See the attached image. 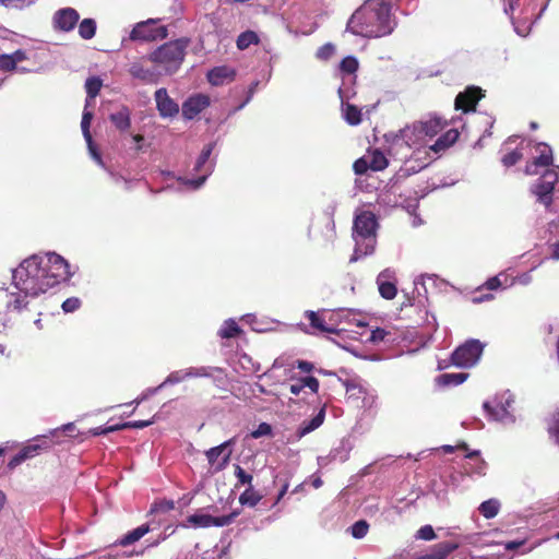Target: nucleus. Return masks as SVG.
Segmentation results:
<instances>
[{"label": "nucleus", "instance_id": "37", "mask_svg": "<svg viewBox=\"0 0 559 559\" xmlns=\"http://www.w3.org/2000/svg\"><path fill=\"white\" fill-rule=\"evenodd\" d=\"M444 127V122L440 118H431L424 122L423 131L426 135L433 136Z\"/></svg>", "mask_w": 559, "mask_h": 559}, {"label": "nucleus", "instance_id": "53", "mask_svg": "<svg viewBox=\"0 0 559 559\" xmlns=\"http://www.w3.org/2000/svg\"><path fill=\"white\" fill-rule=\"evenodd\" d=\"M389 334L384 329H376L371 332L370 341L373 343L382 342L384 341L385 336Z\"/></svg>", "mask_w": 559, "mask_h": 559}, {"label": "nucleus", "instance_id": "47", "mask_svg": "<svg viewBox=\"0 0 559 559\" xmlns=\"http://www.w3.org/2000/svg\"><path fill=\"white\" fill-rule=\"evenodd\" d=\"M154 421L153 419L147 420H132V421H126L120 424L121 430L122 429H143L145 427H148Z\"/></svg>", "mask_w": 559, "mask_h": 559}, {"label": "nucleus", "instance_id": "16", "mask_svg": "<svg viewBox=\"0 0 559 559\" xmlns=\"http://www.w3.org/2000/svg\"><path fill=\"white\" fill-rule=\"evenodd\" d=\"M514 284V278L506 272H500L496 276L488 278L481 286L477 288V293L483 289L496 290L499 288H508Z\"/></svg>", "mask_w": 559, "mask_h": 559}, {"label": "nucleus", "instance_id": "36", "mask_svg": "<svg viewBox=\"0 0 559 559\" xmlns=\"http://www.w3.org/2000/svg\"><path fill=\"white\" fill-rule=\"evenodd\" d=\"M231 442H233V440H228L217 447L211 448L210 450H207L205 452V456L211 466H213L217 463L218 457L223 454V452L226 450V448L231 444Z\"/></svg>", "mask_w": 559, "mask_h": 559}, {"label": "nucleus", "instance_id": "23", "mask_svg": "<svg viewBox=\"0 0 559 559\" xmlns=\"http://www.w3.org/2000/svg\"><path fill=\"white\" fill-rule=\"evenodd\" d=\"M150 531H151L150 524L148 523H144V524L138 526L136 528H134V530L128 532L127 534H124L120 538L118 544L120 546H122V547L130 546V545L134 544L135 542L140 540Z\"/></svg>", "mask_w": 559, "mask_h": 559}, {"label": "nucleus", "instance_id": "17", "mask_svg": "<svg viewBox=\"0 0 559 559\" xmlns=\"http://www.w3.org/2000/svg\"><path fill=\"white\" fill-rule=\"evenodd\" d=\"M92 120H93V112L85 109L83 111L82 121H81L82 133L84 135V139H85V141L88 145V148H90L92 155L94 156V158L97 162H102L100 155L97 153L96 148L93 146V139H92V134L90 131Z\"/></svg>", "mask_w": 559, "mask_h": 559}, {"label": "nucleus", "instance_id": "27", "mask_svg": "<svg viewBox=\"0 0 559 559\" xmlns=\"http://www.w3.org/2000/svg\"><path fill=\"white\" fill-rule=\"evenodd\" d=\"M369 163L371 166V170L381 171L385 169L389 165V160L385 155L378 148H374L369 152Z\"/></svg>", "mask_w": 559, "mask_h": 559}, {"label": "nucleus", "instance_id": "64", "mask_svg": "<svg viewBox=\"0 0 559 559\" xmlns=\"http://www.w3.org/2000/svg\"><path fill=\"white\" fill-rule=\"evenodd\" d=\"M555 432H556V437H557L558 442H559V415H558V418L556 419Z\"/></svg>", "mask_w": 559, "mask_h": 559}, {"label": "nucleus", "instance_id": "28", "mask_svg": "<svg viewBox=\"0 0 559 559\" xmlns=\"http://www.w3.org/2000/svg\"><path fill=\"white\" fill-rule=\"evenodd\" d=\"M260 43V38L258 34L253 31L242 32L236 40L237 48L239 50H245L249 48L251 45H258Z\"/></svg>", "mask_w": 559, "mask_h": 559}, {"label": "nucleus", "instance_id": "8", "mask_svg": "<svg viewBox=\"0 0 559 559\" xmlns=\"http://www.w3.org/2000/svg\"><path fill=\"white\" fill-rule=\"evenodd\" d=\"M239 514L240 511L238 510L233 511L231 513L223 516H213L210 514L194 513L187 518V522L193 527H223L231 524Z\"/></svg>", "mask_w": 559, "mask_h": 559}, {"label": "nucleus", "instance_id": "24", "mask_svg": "<svg viewBox=\"0 0 559 559\" xmlns=\"http://www.w3.org/2000/svg\"><path fill=\"white\" fill-rule=\"evenodd\" d=\"M112 124L120 131H127L131 127L130 110L123 106L119 111L109 116Z\"/></svg>", "mask_w": 559, "mask_h": 559}, {"label": "nucleus", "instance_id": "15", "mask_svg": "<svg viewBox=\"0 0 559 559\" xmlns=\"http://www.w3.org/2000/svg\"><path fill=\"white\" fill-rule=\"evenodd\" d=\"M129 73L145 83H156L162 72L157 69H147L141 62H133L129 68Z\"/></svg>", "mask_w": 559, "mask_h": 559}, {"label": "nucleus", "instance_id": "31", "mask_svg": "<svg viewBox=\"0 0 559 559\" xmlns=\"http://www.w3.org/2000/svg\"><path fill=\"white\" fill-rule=\"evenodd\" d=\"M499 509H500V503L496 499L486 500V501L481 502V504L479 506V512L486 519L495 518L498 514Z\"/></svg>", "mask_w": 559, "mask_h": 559}, {"label": "nucleus", "instance_id": "21", "mask_svg": "<svg viewBox=\"0 0 559 559\" xmlns=\"http://www.w3.org/2000/svg\"><path fill=\"white\" fill-rule=\"evenodd\" d=\"M324 418L325 407L323 406L313 418H311L310 420L302 421V424L299 426L297 430L298 438H302L306 435L319 428L323 424Z\"/></svg>", "mask_w": 559, "mask_h": 559}, {"label": "nucleus", "instance_id": "18", "mask_svg": "<svg viewBox=\"0 0 559 559\" xmlns=\"http://www.w3.org/2000/svg\"><path fill=\"white\" fill-rule=\"evenodd\" d=\"M457 547L459 544L454 542L438 543L431 547L430 552L427 554L423 559H444Z\"/></svg>", "mask_w": 559, "mask_h": 559}, {"label": "nucleus", "instance_id": "55", "mask_svg": "<svg viewBox=\"0 0 559 559\" xmlns=\"http://www.w3.org/2000/svg\"><path fill=\"white\" fill-rule=\"evenodd\" d=\"M297 368L302 372H310L313 370V365L307 360H298Z\"/></svg>", "mask_w": 559, "mask_h": 559}, {"label": "nucleus", "instance_id": "35", "mask_svg": "<svg viewBox=\"0 0 559 559\" xmlns=\"http://www.w3.org/2000/svg\"><path fill=\"white\" fill-rule=\"evenodd\" d=\"M96 33V22L93 19H84L79 24V34L84 39H91Z\"/></svg>", "mask_w": 559, "mask_h": 559}, {"label": "nucleus", "instance_id": "14", "mask_svg": "<svg viewBox=\"0 0 559 559\" xmlns=\"http://www.w3.org/2000/svg\"><path fill=\"white\" fill-rule=\"evenodd\" d=\"M206 78L210 84L221 86L235 80L236 70L228 66L214 67L207 72Z\"/></svg>", "mask_w": 559, "mask_h": 559}, {"label": "nucleus", "instance_id": "42", "mask_svg": "<svg viewBox=\"0 0 559 559\" xmlns=\"http://www.w3.org/2000/svg\"><path fill=\"white\" fill-rule=\"evenodd\" d=\"M522 158H523L522 151L519 148H515V150L507 153L506 155H503V157L501 158V162H502L503 166L511 167V166H514L515 164H518Z\"/></svg>", "mask_w": 559, "mask_h": 559}, {"label": "nucleus", "instance_id": "1", "mask_svg": "<svg viewBox=\"0 0 559 559\" xmlns=\"http://www.w3.org/2000/svg\"><path fill=\"white\" fill-rule=\"evenodd\" d=\"M71 275L69 263L61 255L51 252L45 257L32 255L25 259L13 272V281L20 292L37 297Z\"/></svg>", "mask_w": 559, "mask_h": 559}, {"label": "nucleus", "instance_id": "52", "mask_svg": "<svg viewBox=\"0 0 559 559\" xmlns=\"http://www.w3.org/2000/svg\"><path fill=\"white\" fill-rule=\"evenodd\" d=\"M121 430L120 424L106 426V427H96L91 430L94 436L107 435L109 432Z\"/></svg>", "mask_w": 559, "mask_h": 559}, {"label": "nucleus", "instance_id": "34", "mask_svg": "<svg viewBox=\"0 0 559 559\" xmlns=\"http://www.w3.org/2000/svg\"><path fill=\"white\" fill-rule=\"evenodd\" d=\"M102 85H103V82L97 76H92L86 80V82H85V90H86V94H87L86 105L88 104V99H94L98 95V93L102 88Z\"/></svg>", "mask_w": 559, "mask_h": 559}, {"label": "nucleus", "instance_id": "62", "mask_svg": "<svg viewBox=\"0 0 559 559\" xmlns=\"http://www.w3.org/2000/svg\"><path fill=\"white\" fill-rule=\"evenodd\" d=\"M205 179H206V176H202V177L193 180L192 183H193L194 188H199L200 186H202L204 183Z\"/></svg>", "mask_w": 559, "mask_h": 559}, {"label": "nucleus", "instance_id": "30", "mask_svg": "<svg viewBox=\"0 0 559 559\" xmlns=\"http://www.w3.org/2000/svg\"><path fill=\"white\" fill-rule=\"evenodd\" d=\"M306 316L313 329L323 333H336V329L328 326L323 318L320 317L317 312L308 311Z\"/></svg>", "mask_w": 559, "mask_h": 559}, {"label": "nucleus", "instance_id": "3", "mask_svg": "<svg viewBox=\"0 0 559 559\" xmlns=\"http://www.w3.org/2000/svg\"><path fill=\"white\" fill-rule=\"evenodd\" d=\"M378 228L379 222L372 211L362 210L355 213L352 234L355 248L349 259L350 263L373 254L377 247Z\"/></svg>", "mask_w": 559, "mask_h": 559}, {"label": "nucleus", "instance_id": "61", "mask_svg": "<svg viewBox=\"0 0 559 559\" xmlns=\"http://www.w3.org/2000/svg\"><path fill=\"white\" fill-rule=\"evenodd\" d=\"M552 258L559 259V240L552 245Z\"/></svg>", "mask_w": 559, "mask_h": 559}, {"label": "nucleus", "instance_id": "20", "mask_svg": "<svg viewBox=\"0 0 559 559\" xmlns=\"http://www.w3.org/2000/svg\"><path fill=\"white\" fill-rule=\"evenodd\" d=\"M41 447L39 444H29L24 447L17 454H15L8 463L9 469H14L24 461L36 456Z\"/></svg>", "mask_w": 559, "mask_h": 559}, {"label": "nucleus", "instance_id": "46", "mask_svg": "<svg viewBox=\"0 0 559 559\" xmlns=\"http://www.w3.org/2000/svg\"><path fill=\"white\" fill-rule=\"evenodd\" d=\"M353 169L356 175H365L368 169H371L369 159L366 157H360L356 159L353 164Z\"/></svg>", "mask_w": 559, "mask_h": 559}, {"label": "nucleus", "instance_id": "9", "mask_svg": "<svg viewBox=\"0 0 559 559\" xmlns=\"http://www.w3.org/2000/svg\"><path fill=\"white\" fill-rule=\"evenodd\" d=\"M485 96L478 86H468L455 97V109L463 112L475 111L478 102Z\"/></svg>", "mask_w": 559, "mask_h": 559}, {"label": "nucleus", "instance_id": "25", "mask_svg": "<svg viewBox=\"0 0 559 559\" xmlns=\"http://www.w3.org/2000/svg\"><path fill=\"white\" fill-rule=\"evenodd\" d=\"M263 496L254 490L253 486L250 485L240 496L239 502L241 506L255 507L261 500Z\"/></svg>", "mask_w": 559, "mask_h": 559}, {"label": "nucleus", "instance_id": "7", "mask_svg": "<svg viewBox=\"0 0 559 559\" xmlns=\"http://www.w3.org/2000/svg\"><path fill=\"white\" fill-rule=\"evenodd\" d=\"M168 35L167 27L157 25L154 20L138 23L130 33L131 40L154 41L164 39Z\"/></svg>", "mask_w": 559, "mask_h": 559}, {"label": "nucleus", "instance_id": "6", "mask_svg": "<svg viewBox=\"0 0 559 559\" xmlns=\"http://www.w3.org/2000/svg\"><path fill=\"white\" fill-rule=\"evenodd\" d=\"M559 181L558 171L546 169L537 183L532 188V192L537 197V201L548 210L552 204L555 186Z\"/></svg>", "mask_w": 559, "mask_h": 559}, {"label": "nucleus", "instance_id": "19", "mask_svg": "<svg viewBox=\"0 0 559 559\" xmlns=\"http://www.w3.org/2000/svg\"><path fill=\"white\" fill-rule=\"evenodd\" d=\"M459 136L460 133L456 129H450L436 140L430 150L435 153L445 151L457 141Z\"/></svg>", "mask_w": 559, "mask_h": 559}, {"label": "nucleus", "instance_id": "60", "mask_svg": "<svg viewBox=\"0 0 559 559\" xmlns=\"http://www.w3.org/2000/svg\"><path fill=\"white\" fill-rule=\"evenodd\" d=\"M521 545H523V542H509L506 545V549L512 550V549H515V548L520 547Z\"/></svg>", "mask_w": 559, "mask_h": 559}, {"label": "nucleus", "instance_id": "49", "mask_svg": "<svg viewBox=\"0 0 559 559\" xmlns=\"http://www.w3.org/2000/svg\"><path fill=\"white\" fill-rule=\"evenodd\" d=\"M334 50V46L328 43L318 49L317 57L322 60H328L333 56Z\"/></svg>", "mask_w": 559, "mask_h": 559}, {"label": "nucleus", "instance_id": "50", "mask_svg": "<svg viewBox=\"0 0 559 559\" xmlns=\"http://www.w3.org/2000/svg\"><path fill=\"white\" fill-rule=\"evenodd\" d=\"M81 306V301L79 298H75V297H71V298H68L66 299L63 302H62V309L64 312H73L75 311L76 309H79Z\"/></svg>", "mask_w": 559, "mask_h": 559}, {"label": "nucleus", "instance_id": "39", "mask_svg": "<svg viewBox=\"0 0 559 559\" xmlns=\"http://www.w3.org/2000/svg\"><path fill=\"white\" fill-rule=\"evenodd\" d=\"M235 476L237 477L236 488L240 486L252 485L253 476L247 473L240 465H235Z\"/></svg>", "mask_w": 559, "mask_h": 559}, {"label": "nucleus", "instance_id": "5", "mask_svg": "<svg viewBox=\"0 0 559 559\" xmlns=\"http://www.w3.org/2000/svg\"><path fill=\"white\" fill-rule=\"evenodd\" d=\"M484 344L478 340H468L459 346L451 355V361L460 368H469L480 358Z\"/></svg>", "mask_w": 559, "mask_h": 559}, {"label": "nucleus", "instance_id": "43", "mask_svg": "<svg viewBox=\"0 0 559 559\" xmlns=\"http://www.w3.org/2000/svg\"><path fill=\"white\" fill-rule=\"evenodd\" d=\"M213 147H214V143H209L207 145H205L203 147L201 154L199 155V157L197 159L195 166H194V169L197 171L201 170L202 167L207 163V160L212 154Z\"/></svg>", "mask_w": 559, "mask_h": 559}, {"label": "nucleus", "instance_id": "58", "mask_svg": "<svg viewBox=\"0 0 559 559\" xmlns=\"http://www.w3.org/2000/svg\"><path fill=\"white\" fill-rule=\"evenodd\" d=\"M5 7L20 8L23 5L25 0H0Z\"/></svg>", "mask_w": 559, "mask_h": 559}, {"label": "nucleus", "instance_id": "44", "mask_svg": "<svg viewBox=\"0 0 559 559\" xmlns=\"http://www.w3.org/2000/svg\"><path fill=\"white\" fill-rule=\"evenodd\" d=\"M27 296L28 295H25V294H24V296L13 294V299L11 301H9L8 309L15 310V311L23 310L24 308H26V306L28 304L26 300Z\"/></svg>", "mask_w": 559, "mask_h": 559}, {"label": "nucleus", "instance_id": "26", "mask_svg": "<svg viewBox=\"0 0 559 559\" xmlns=\"http://www.w3.org/2000/svg\"><path fill=\"white\" fill-rule=\"evenodd\" d=\"M24 59L22 51L17 50L12 55H0V70L12 71L16 68V63Z\"/></svg>", "mask_w": 559, "mask_h": 559}, {"label": "nucleus", "instance_id": "22", "mask_svg": "<svg viewBox=\"0 0 559 559\" xmlns=\"http://www.w3.org/2000/svg\"><path fill=\"white\" fill-rule=\"evenodd\" d=\"M319 380L312 376L299 378L295 383H292L289 391L294 395H299L305 388H309L312 393H317L319 390Z\"/></svg>", "mask_w": 559, "mask_h": 559}, {"label": "nucleus", "instance_id": "63", "mask_svg": "<svg viewBox=\"0 0 559 559\" xmlns=\"http://www.w3.org/2000/svg\"><path fill=\"white\" fill-rule=\"evenodd\" d=\"M312 486L314 488H320L323 484L322 479L320 477H316L313 480H312Z\"/></svg>", "mask_w": 559, "mask_h": 559}, {"label": "nucleus", "instance_id": "33", "mask_svg": "<svg viewBox=\"0 0 559 559\" xmlns=\"http://www.w3.org/2000/svg\"><path fill=\"white\" fill-rule=\"evenodd\" d=\"M344 118L348 124L357 126L361 122V110L353 104H346Z\"/></svg>", "mask_w": 559, "mask_h": 559}, {"label": "nucleus", "instance_id": "2", "mask_svg": "<svg viewBox=\"0 0 559 559\" xmlns=\"http://www.w3.org/2000/svg\"><path fill=\"white\" fill-rule=\"evenodd\" d=\"M391 7L385 0H367L350 16L347 29L357 36L377 38L391 34Z\"/></svg>", "mask_w": 559, "mask_h": 559}, {"label": "nucleus", "instance_id": "51", "mask_svg": "<svg viewBox=\"0 0 559 559\" xmlns=\"http://www.w3.org/2000/svg\"><path fill=\"white\" fill-rule=\"evenodd\" d=\"M272 433V427L267 423H261L255 430L251 432V436L255 439L263 437V436H270Z\"/></svg>", "mask_w": 559, "mask_h": 559}, {"label": "nucleus", "instance_id": "29", "mask_svg": "<svg viewBox=\"0 0 559 559\" xmlns=\"http://www.w3.org/2000/svg\"><path fill=\"white\" fill-rule=\"evenodd\" d=\"M468 377V373H442L437 378V382L440 385H459L463 383Z\"/></svg>", "mask_w": 559, "mask_h": 559}, {"label": "nucleus", "instance_id": "57", "mask_svg": "<svg viewBox=\"0 0 559 559\" xmlns=\"http://www.w3.org/2000/svg\"><path fill=\"white\" fill-rule=\"evenodd\" d=\"M491 299H493L492 294H481V292H480L479 295H477L473 298V301L478 304V302H484V301H488Z\"/></svg>", "mask_w": 559, "mask_h": 559}, {"label": "nucleus", "instance_id": "11", "mask_svg": "<svg viewBox=\"0 0 559 559\" xmlns=\"http://www.w3.org/2000/svg\"><path fill=\"white\" fill-rule=\"evenodd\" d=\"M156 108L163 118H171L178 115V104L169 97L165 87L158 88L155 92Z\"/></svg>", "mask_w": 559, "mask_h": 559}, {"label": "nucleus", "instance_id": "45", "mask_svg": "<svg viewBox=\"0 0 559 559\" xmlns=\"http://www.w3.org/2000/svg\"><path fill=\"white\" fill-rule=\"evenodd\" d=\"M369 525L365 520L357 521L352 526V535L355 538H362L368 533Z\"/></svg>", "mask_w": 559, "mask_h": 559}, {"label": "nucleus", "instance_id": "40", "mask_svg": "<svg viewBox=\"0 0 559 559\" xmlns=\"http://www.w3.org/2000/svg\"><path fill=\"white\" fill-rule=\"evenodd\" d=\"M358 67V60L353 56L345 57L340 63L341 71L346 74H354Z\"/></svg>", "mask_w": 559, "mask_h": 559}, {"label": "nucleus", "instance_id": "41", "mask_svg": "<svg viewBox=\"0 0 559 559\" xmlns=\"http://www.w3.org/2000/svg\"><path fill=\"white\" fill-rule=\"evenodd\" d=\"M175 509V502L173 500H159L155 501L150 510V513H167Z\"/></svg>", "mask_w": 559, "mask_h": 559}, {"label": "nucleus", "instance_id": "56", "mask_svg": "<svg viewBox=\"0 0 559 559\" xmlns=\"http://www.w3.org/2000/svg\"><path fill=\"white\" fill-rule=\"evenodd\" d=\"M520 0H509L508 5L504 8L506 14H508L511 19H513V13L515 10V7L519 5Z\"/></svg>", "mask_w": 559, "mask_h": 559}, {"label": "nucleus", "instance_id": "32", "mask_svg": "<svg viewBox=\"0 0 559 559\" xmlns=\"http://www.w3.org/2000/svg\"><path fill=\"white\" fill-rule=\"evenodd\" d=\"M242 330L238 325V323L234 320H228L224 323V325L219 329L218 335L222 338H233L238 336Z\"/></svg>", "mask_w": 559, "mask_h": 559}, {"label": "nucleus", "instance_id": "38", "mask_svg": "<svg viewBox=\"0 0 559 559\" xmlns=\"http://www.w3.org/2000/svg\"><path fill=\"white\" fill-rule=\"evenodd\" d=\"M379 293L384 299L391 300L396 296L397 289L395 284L391 282H382L378 278Z\"/></svg>", "mask_w": 559, "mask_h": 559}, {"label": "nucleus", "instance_id": "13", "mask_svg": "<svg viewBox=\"0 0 559 559\" xmlns=\"http://www.w3.org/2000/svg\"><path fill=\"white\" fill-rule=\"evenodd\" d=\"M209 106H210V97L207 95L197 94V95L190 96L182 104V116L186 119L191 120Z\"/></svg>", "mask_w": 559, "mask_h": 559}, {"label": "nucleus", "instance_id": "12", "mask_svg": "<svg viewBox=\"0 0 559 559\" xmlns=\"http://www.w3.org/2000/svg\"><path fill=\"white\" fill-rule=\"evenodd\" d=\"M79 19L80 15L76 10L72 8L60 9L53 15V26L56 29L70 32L78 24Z\"/></svg>", "mask_w": 559, "mask_h": 559}, {"label": "nucleus", "instance_id": "10", "mask_svg": "<svg viewBox=\"0 0 559 559\" xmlns=\"http://www.w3.org/2000/svg\"><path fill=\"white\" fill-rule=\"evenodd\" d=\"M536 152L538 155L535 156L533 160L527 163L525 166L526 175H537L539 167H549L552 165L554 157L549 145L546 143H538L536 145Z\"/></svg>", "mask_w": 559, "mask_h": 559}, {"label": "nucleus", "instance_id": "48", "mask_svg": "<svg viewBox=\"0 0 559 559\" xmlns=\"http://www.w3.org/2000/svg\"><path fill=\"white\" fill-rule=\"evenodd\" d=\"M416 537L424 540H432L436 538V533L431 525H424L417 531Z\"/></svg>", "mask_w": 559, "mask_h": 559}, {"label": "nucleus", "instance_id": "4", "mask_svg": "<svg viewBox=\"0 0 559 559\" xmlns=\"http://www.w3.org/2000/svg\"><path fill=\"white\" fill-rule=\"evenodd\" d=\"M189 43L188 38L167 41L151 52L147 59L156 64L162 74H174L183 62Z\"/></svg>", "mask_w": 559, "mask_h": 559}, {"label": "nucleus", "instance_id": "59", "mask_svg": "<svg viewBox=\"0 0 559 559\" xmlns=\"http://www.w3.org/2000/svg\"><path fill=\"white\" fill-rule=\"evenodd\" d=\"M287 490H288V483H285L277 495L275 503L280 502L283 499V497L286 495Z\"/></svg>", "mask_w": 559, "mask_h": 559}, {"label": "nucleus", "instance_id": "54", "mask_svg": "<svg viewBox=\"0 0 559 559\" xmlns=\"http://www.w3.org/2000/svg\"><path fill=\"white\" fill-rule=\"evenodd\" d=\"M442 450H443L444 453H453L455 450L467 451L468 450V445H467L466 442L461 441L456 445L445 444V445L442 447Z\"/></svg>", "mask_w": 559, "mask_h": 559}]
</instances>
